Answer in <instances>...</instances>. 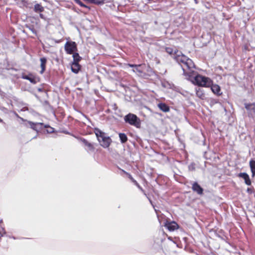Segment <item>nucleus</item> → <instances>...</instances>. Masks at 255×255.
Segmentation results:
<instances>
[{
	"mask_svg": "<svg viewBox=\"0 0 255 255\" xmlns=\"http://www.w3.org/2000/svg\"><path fill=\"white\" fill-rule=\"evenodd\" d=\"M38 91H39V92H41V91H42V89H41V88H39V89H38Z\"/></svg>",
	"mask_w": 255,
	"mask_h": 255,
	"instance_id": "obj_35",
	"label": "nucleus"
},
{
	"mask_svg": "<svg viewBox=\"0 0 255 255\" xmlns=\"http://www.w3.org/2000/svg\"><path fill=\"white\" fill-rule=\"evenodd\" d=\"M194 0L195 3L196 4L198 3V2H199L198 0Z\"/></svg>",
	"mask_w": 255,
	"mask_h": 255,
	"instance_id": "obj_34",
	"label": "nucleus"
},
{
	"mask_svg": "<svg viewBox=\"0 0 255 255\" xmlns=\"http://www.w3.org/2000/svg\"><path fill=\"white\" fill-rule=\"evenodd\" d=\"M64 48L65 51L68 54H73L74 51L77 50V44L74 41L66 42Z\"/></svg>",
	"mask_w": 255,
	"mask_h": 255,
	"instance_id": "obj_4",
	"label": "nucleus"
},
{
	"mask_svg": "<svg viewBox=\"0 0 255 255\" xmlns=\"http://www.w3.org/2000/svg\"><path fill=\"white\" fill-rule=\"evenodd\" d=\"M238 176L244 179L245 183L247 185H251L252 184L249 175L246 172H241L238 174Z\"/></svg>",
	"mask_w": 255,
	"mask_h": 255,
	"instance_id": "obj_9",
	"label": "nucleus"
},
{
	"mask_svg": "<svg viewBox=\"0 0 255 255\" xmlns=\"http://www.w3.org/2000/svg\"><path fill=\"white\" fill-rule=\"evenodd\" d=\"M25 110H27V109L26 108V109H24V108H23V109L22 110V111H25Z\"/></svg>",
	"mask_w": 255,
	"mask_h": 255,
	"instance_id": "obj_38",
	"label": "nucleus"
},
{
	"mask_svg": "<svg viewBox=\"0 0 255 255\" xmlns=\"http://www.w3.org/2000/svg\"><path fill=\"white\" fill-rule=\"evenodd\" d=\"M124 119L125 123L136 128H140L141 127V121L135 114L128 113L124 117Z\"/></svg>",
	"mask_w": 255,
	"mask_h": 255,
	"instance_id": "obj_3",
	"label": "nucleus"
},
{
	"mask_svg": "<svg viewBox=\"0 0 255 255\" xmlns=\"http://www.w3.org/2000/svg\"><path fill=\"white\" fill-rule=\"evenodd\" d=\"M247 192L251 193L252 192V189L251 188H248L247 190Z\"/></svg>",
	"mask_w": 255,
	"mask_h": 255,
	"instance_id": "obj_31",
	"label": "nucleus"
},
{
	"mask_svg": "<svg viewBox=\"0 0 255 255\" xmlns=\"http://www.w3.org/2000/svg\"><path fill=\"white\" fill-rule=\"evenodd\" d=\"M253 112H254L255 113V108H253Z\"/></svg>",
	"mask_w": 255,
	"mask_h": 255,
	"instance_id": "obj_37",
	"label": "nucleus"
},
{
	"mask_svg": "<svg viewBox=\"0 0 255 255\" xmlns=\"http://www.w3.org/2000/svg\"><path fill=\"white\" fill-rule=\"evenodd\" d=\"M98 140L101 146L105 148L109 147L112 142V140L110 137L106 136V135Z\"/></svg>",
	"mask_w": 255,
	"mask_h": 255,
	"instance_id": "obj_5",
	"label": "nucleus"
},
{
	"mask_svg": "<svg viewBox=\"0 0 255 255\" xmlns=\"http://www.w3.org/2000/svg\"><path fill=\"white\" fill-rule=\"evenodd\" d=\"M251 107H253L255 109V103H245V108L247 110V111H251Z\"/></svg>",
	"mask_w": 255,
	"mask_h": 255,
	"instance_id": "obj_22",
	"label": "nucleus"
},
{
	"mask_svg": "<svg viewBox=\"0 0 255 255\" xmlns=\"http://www.w3.org/2000/svg\"><path fill=\"white\" fill-rule=\"evenodd\" d=\"M81 69V66L79 64H78V65H76L75 64H72L71 66V71L77 74L79 72V70Z\"/></svg>",
	"mask_w": 255,
	"mask_h": 255,
	"instance_id": "obj_19",
	"label": "nucleus"
},
{
	"mask_svg": "<svg viewBox=\"0 0 255 255\" xmlns=\"http://www.w3.org/2000/svg\"><path fill=\"white\" fill-rule=\"evenodd\" d=\"M39 16H40V17L41 18H44V15H43V14L40 13V14H39Z\"/></svg>",
	"mask_w": 255,
	"mask_h": 255,
	"instance_id": "obj_33",
	"label": "nucleus"
},
{
	"mask_svg": "<svg viewBox=\"0 0 255 255\" xmlns=\"http://www.w3.org/2000/svg\"><path fill=\"white\" fill-rule=\"evenodd\" d=\"M34 10L36 12H42L44 10V8L41 4L36 3L34 5Z\"/></svg>",
	"mask_w": 255,
	"mask_h": 255,
	"instance_id": "obj_21",
	"label": "nucleus"
},
{
	"mask_svg": "<svg viewBox=\"0 0 255 255\" xmlns=\"http://www.w3.org/2000/svg\"><path fill=\"white\" fill-rule=\"evenodd\" d=\"M128 66L130 67L137 68V67H139L140 65H137L135 64H128Z\"/></svg>",
	"mask_w": 255,
	"mask_h": 255,
	"instance_id": "obj_27",
	"label": "nucleus"
},
{
	"mask_svg": "<svg viewBox=\"0 0 255 255\" xmlns=\"http://www.w3.org/2000/svg\"><path fill=\"white\" fill-rule=\"evenodd\" d=\"M27 123L30 128L37 131L41 129L43 125V124L41 123H33L31 121H27Z\"/></svg>",
	"mask_w": 255,
	"mask_h": 255,
	"instance_id": "obj_6",
	"label": "nucleus"
},
{
	"mask_svg": "<svg viewBox=\"0 0 255 255\" xmlns=\"http://www.w3.org/2000/svg\"><path fill=\"white\" fill-rule=\"evenodd\" d=\"M21 78L23 79L28 80L30 83L33 84H36L39 81L35 76L31 74L29 75H23Z\"/></svg>",
	"mask_w": 255,
	"mask_h": 255,
	"instance_id": "obj_8",
	"label": "nucleus"
},
{
	"mask_svg": "<svg viewBox=\"0 0 255 255\" xmlns=\"http://www.w3.org/2000/svg\"><path fill=\"white\" fill-rule=\"evenodd\" d=\"M192 189L199 195H202L203 193V189L197 182L192 184Z\"/></svg>",
	"mask_w": 255,
	"mask_h": 255,
	"instance_id": "obj_7",
	"label": "nucleus"
},
{
	"mask_svg": "<svg viewBox=\"0 0 255 255\" xmlns=\"http://www.w3.org/2000/svg\"><path fill=\"white\" fill-rule=\"evenodd\" d=\"M119 137L121 140V142L122 143H125L128 140V137L127 135L124 133H119Z\"/></svg>",
	"mask_w": 255,
	"mask_h": 255,
	"instance_id": "obj_20",
	"label": "nucleus"
},
{
	"mask_svg": "<svg viewBox=\"0 0 255 255\" xmlns=\"http://www.w3.org/2000/svg\"><path fill=\"white\" fill-rule=\"evenodd\" d=\"M176 49H175L176 50ZM175 50L171 47H167L165 48V51L170 55H173V57H174V52Z\"/></svg>",
	"mask_w": 255,
	"mask_h": 255,
	"instance_id": "obj_23",
	"label": "nucleus"
},
{
	"mask_svg": "<svg viewBox=\"0 0 255 255\" xmlns=\"http://www.w3.org/2000/svg\"><path fill=\"white\" fill-rule=\"evenodd\" d=\"M44 128H47L48 129L46 130V131L48 133H51L54 132V128L51 127L48 125H44Z\"/></svg>",
	"mask_w": 255,
	"mask_h": 255,
	"instance_id": "obj_25",
	"label": "nucleus"
},
{
	"mask_svg": "<svg viewBox=\"0 0 255 255\" xmlns=\"http://www.w3.org/2000/svg\"><path fill=\"white\" fill-rule=\"evenodd\" d=\"M212 91L217 95H221L222 93L221 92L220 87L217 84H212L211 87Z\"/></svg>",
	"mask_w": 255,
	"mask_h": 255,
	"instance_id": "obj_12",
	"label": "nucleus"
},
{
	"mask_svg": "<svg viewBox=\"0 0 255 255\" xmlns=\"http://www.w3.org/2000/svg\"><path fill=\"white\" fill-rule=\"evenodd\" d=\"M178 225L175 222H170L166 224L165 227L170 231H173L177 229L178 228Z\"/></svg>",
	"mask_w": 255,
	"mask_h": 255,
	"instance_id": "obj_10",
	"label": "nucleus"
},
{
	"mask_svg": "<svg viewBox=\"0 0 255 255\" xmlns=\"http://www.w3.org/2000/svg\"><path fill=\"white\" fill-rule=\"evenodd\" d=\"M73 61L72 62L73 64H75L78 65L79 61L81 60V57L80 56L79 54L78 53H74L73 54Z\"/></svg>",
	"mask_w": 255,
	"mask_h": 255,
	"instance_id": "obj_15",
	"label": "nucleus"
},
{
	"mask_svg": "<svg viewBox=\"0 0 255 255\" xmlns=\"http://www.w3.org/2000/svg\"><path fill=\"white\" fill-rule=\"evenodd\" d=\"M193 72L191 74V77L188 76L187 79L191 81L195 85L201 87H209L211 84V80L208 77L197 74L193 76Z\"/></svg>",
	"mask_w": 255,
	"mask_h": 255,
	"instance_id": "obj_2",
	"label": "nucleus"
},
{
	"mask_svg": "<svg viewBox=\"0 0 255 255\" xmlns=\"http://www.w3.org/2000/svg\"><path fill=\"white\" fill-rule=\"evenodd\" d=\"M2 220H0V224L1 223H2Z\"/></svg>",
	"mask_w": 255,
	"mask_h": 255,
	"instance_id": "obj_39",
	"label": "nucleus"
},
{
	"mask_svg": "<svg viewBox=\"0 0 255 255\" xmlns=\"http://www.w3.org/2000/svg\"><path fill=\"white\" fill-rule=\"evenodd\" d=\"M123 171L125 173H126L127 174H128V178L131 180V181L138 187V189H139L141 191L144 192L143 189L140 186V185L137 183V182L132 177V176L127 173L125 171L123 170Z\"/></svg>",
	"mask_w": 255,
	"mask_h": 255,
	"instance_id": "obj_17",
	"label": "nucleus"
},
{
	"mask_svg": "<svg viewBox=\"0 0 255 255\" xmlns=\"http://www.w3.org/2000/svg\"><path fill=\"white\" fill-rule=\"evenodd\" d=\"M173 58L180 65L183 74L189 78L191 77V74L194 72L195 68L193 61L178 50L174 51Z\"/></svg>",
	"mask_w": 255,
	"mask_h": 255,
	"instance_id": "obj_1",
	"label": "nucleus"
},
{
	"mask_svg": "<svg viewBox=\"0 0 255 255\" xmlns=\"http://www.w3.org/2000/svg\"><path fill=\"white\" fill-rule=\"evenodd\" d=\"M7 236L8 237V236ZM8 237H9V238H12V239H14V240H15V239H16L15 237H13V236L11 237V236H8Z\"/></svg>",
	"mask_w": 255,
	"mask_h": 255,
	"instance_id": "obj_32",
	"label": "nucleus"
},
{
	"mask_svg": "<svg viewBox=\"0 0 255 255\" xmlns=\"http://www.w3.org/2000/svg\"><path fill=\"white\" fill-rule=\"evenodd\" d=\"M159 109L163 112H168L169 111V107L164 103H160L157 105Z\"/></svg>",
	"mask_w": 255,
	"mask_h": 255,
	"instance_id": "obj_13",
	"label": "nucleus"
},
{
	"mask_svg": "<svg viewBox=\"0 0 255 255\" xmlns=\"http://www.w3.org/2000/svg\"><path fill=\"white\" fill-rule=\"evenodd\" d=\"M80 140L83 143V144L88 147V149L90 151L94 150V146L93 143L88 142L86 139L84 138H80Z\"/></svg>",
	"mask_w": 255,
	"mask_h": 255,
	"instance_id": "obj_11",
	"label": "nucleus"
},
{
	"mask_svg": "<svg viewBox=\"0 0 255 255\" xmlns=\"http://www.w3.org/2000/svg\"><path fill=\"white\" fill-rule=\"evenodd\" d=\"M253 107H251V111H248V116L249 117L252 116L251 112L253 111Z\"/></svg>",
	"mask_w": 255,
	"mask_h": 255,
	"instance_id": "obj_29",
	"label": "nucleus"
},
{
	"mask_svg": "<svg viewBox=\"0 0 255 255\" xmlns=\"http://www.w3.org/2000/svg\"><path fill=\"white\" fill-rule=\"evenodd\" d=\"M74 1L78 4H79L80 6H81V7H85V8H87V9H90V7L85 5L84 3H83L81 0H74Z\"/></svg>",
	"mask_w": 255,
	"mask_h": 255,
	"instance_id": "obj_24",
	"label": "nucleus"
},
{
	"mask_svg": "<svg viewBox=\"0 0 255 255\" xmlns=\"http://www.w3.org/2000/svg\"><path fill=\"white\" fill-rule=\"evenodd\" d=\"M94 132L95 133V134L97 136L98 140H99V139H101L102 137H103L106 135V133L105 132H103L102 130H101L98 128H96L95 129Z\"/></svg>",
	"mask_w": 255,
	"mask_h": 255,
	"instance_id": "obj_16",
	"label": "nucleus"
},
{
	"mask_svg": "<svg viewBox=\"0 0 255 255\" xmlns=\"http://www.w3.org/2000/svg\"><path fill=\"white\" fill-rule=\"evenodd\" d=\"M14 114L15 116L16 117H17V118H19V119H20L21 120H22V121H26V120H25L24 119H23L22 118H20L16 113L14 112Z\"/></svg>",
	"mask_w": 255,
	"mask_h": 255,
	"instance_id": "obj_28",
	"label": "nucleus"
},
{
	"mask_svg": "<svg viewBox=\"0 0 255 255\" xmlns=\"http://www.w3.org/2000/svg\"><path fill=\"white\" fill-rule=\"evenodd\" d=\"M0 123H3V120L0 118Z\"/></svg>",
	"mask_w": 255,
	"mask_h": 255,
	"instance_id": "obj_36",
	"label": "nucleus"
},
{
	"mask_svg": "<svg viewBox=\"0 0 255 255\" xmlns=\"http://www.w3.org/2000/svg\"><path fill=\"white\" fill-rule=\"evenodd\" d=\"M249 164L252 173V176L254 177L255 176V160L252 159L250 161Z\"/></svg>",
	"mask_w": 255,
	"mask_h": 255,
	"instance_id": "obj_18",
	"label": "nucleus"
},
{
	"mask_svg": "<svg viewBox=\"0 0 255 255\" xmlns=\"http://www.w3.org/2000/svg\"><path fill=\"white\" fill-rule=\"evenodd\" d=\"M138 67H137V68H134L135 69H133V72H136H136H138L139 73H141V71L140 70L138 69Z\"/></svg>",
	"mask_w": 255,
	"mask_h": 255,
	"instance_id": "obj_30",
	"label": "nucleus"
},
{
	"mask_svg": "<svg viewBox=\"0 0 255 255\" xmlns=\"http://www.w3.org/2000/svg\"><path fill=\"white\" fill-rule=\"evenodd\" d=\"M40 60L41 62L40 67L41 68L40 73L43 74L45 70L47 59L45 57H42L40 58Z\"/></svg>",
	"mask_w": 255,
	"mask_h": 255,
	"instance_id": "obj_14",
	"label": "nucleus"
},
{
	"mask_svg": "<svg viewBox=\"0 0 255 255\" xmlns=\"http://www.w3.org/2000/svg\"><path fill=\"white\" fill-rule=\"evenodd\" d=\"M196 94L200 98H203L204 97V94L202 93V91L200 89L196 91Z\"/></svg>",
	"mask_w": 255,
	"mask_h": 255,
	"instance_id": "obj_26",
	"label": "nucleus"
}]
</instances>
